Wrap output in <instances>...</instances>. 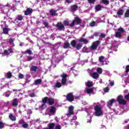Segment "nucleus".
Masks as SVG:
<instances>
[{
  "instance_id": "obj_1",
  "label": "nucleus",
  "mask_w": 129,
  "mask_h": 129,
  "mask_svg": "<svg viewBox=\"0 0 129 129\" xmlns=\"http://www.w3.org/2000/svg\"><path fill=\"white\" fill-rule=\"evenodd\" d=\"M99 44H100V41L99 40L94 41L90 47H84L82 48V51L84 53H89L90 52H91V51H95V50L97 49Z\"/></svg>"
},
{
  "instance_id": "obj_2",
  "label": "nucleus",
  "mask_w": 129,
  "mask_h": 129,
  "mask_svg": "<svg viewBox=\"0 0 129 129\" xmlns=\"http://www.w3.org/2000/svg\"><path fill=\"white\" fill-rule=\"evenodd\" d=\"M94 105H95V114L96 116H100L103 114V111L102 109L100 107V103L99 102L94 103Z\"/></svg>"
},
{
  "instance_id": "obj_3",
  "label": "nucleus",
  "mask_w": 129,
  "mask_h": 129,
  "mask_svg": "<svg viewBox=\"0 0 129 129\" xmlns=\"http://www.w3.org/2000/svg\"><path fill=\"white\" fill-rule=\"evenodd\" d=\"M80 22H81V20L80 19L79 17H75L73 22L70 24V26L71 27H74L75 25H78L80 23Z\"/></svg>"
},
{
  "instance_id": "obj_4",
  "label": "nucleus",
  "mask_w": 129,
  "mask_h": 129,
  "mask_svg": "<svg viewBox=\"0 0 129 129\" xmlns=\"http://www.w3.org/2000/svg\"><path fill=\"white\" fill-rule=\"evenodd\" d=\"M118 31L119 32H116L115 33V37L117 38H120V37H121V33H124V29L123 28H120L118 29Z\"/></svg>"
},
{
  "instance_id": "obj_5",
  "label": "nucleus",
  "mask_w": 129,
  "mask_h": 129,
  "mask_svg": "<svg viewBox=\"0 0 129 129\" xmlns=\"http://www.w3.org/2000/svg\"><path fill=\"white\" fill-rule=\"evenodd\" d=\"M117 101L120 104H126V102L123 100L122 96H119L117 97Z\"/></svg>"
},
{
  "instance_id": "obj_6",
  "label": "nucleus",
  "mask_w": 129,
  "mask_h": 129,
  "mask_svg": "<svg viewBox=\"0 0 129 129\" xmlns=\"http://www.w3.org/2000/svg\"><path fill=\"white\" fill-rule=\"evenodd\" d=\"M61 77L62 78L61 80V84L62 85H65L67 81V75L63 74L61 75Z\"/></svg>"
},
{
  "instance_id": "obj_7",
  "label": "nucleus",
  "mask_w": 129,
  "mask_h": 129,
  "mask_svg": "<svg viewBox=\"0 0 129 129\" xmlns=\"http://www.w3.org/2000/svg\"><path fill=\"white\" fill-rule=\"evenodd\" d=\"M67 100L68 101H74V96L73 95V94L72 93H69L67 96Z\"/></svg>"
},
{
  "instance_id": "obj_8",
  "label": "nucleus",
  "mask_w": 129,
  "mask_h": 129,
  "mask_svg": "<svg viewBox=\"0 0 129 129\" xmlns=\"http://www.w3.org/2000/svg\"><path fill=\"white\" fill-rule=\"evenodd\" d=\"M99 61L101 63L102 65H107V61L104 60V57L103 56H101L99 57Z\"/></svg>"
},
{
  "instance_id": "obj_9",
  "label": "nucleus",
  "mask_w": 129,
  "mask_h": 129,
  "mask_svg": "<svg viewBox=\"0 0 129 129\" xmlns=\"http://www.w3.org/2000/svg\"><path fill=\"white\" fill-rule=\"evenodd\" d=\"M73 109H74V107L73 106H71L69 108V112L67 114L68 116H70V115L73 114Z\"/></svg>"
},
{
  "instance_id": "obj_10",
  "label": "nucleus",
  "mask_w": 129,
  "mask_h": 129,
  "mask_svg": "<svg viewBox=\"0 0 129 129\" xmlns=\"http://www.w3.org/2000/svg\"><path fill=\"white\" fill-rule=\"evenodd\" d=\"M123 13H124V10H123V8H121L117 10V15H118V16H122Z\"/></svg>"
},
{
  "instance_id": "obj_11",
  "label": "nucleus",
  "mask_w": 129,
  "mask_h": 129,
  "mask_svg": "<svg viewBox=\"0 0 129 129\" xmlns=\"http://www.w3.org/2000/svg\"><path fill=\"white\" fill-rule=\"evenodd\" d=\"M90 76L92 78H94V79H97V78H99V75L96 72L91 74Z\"/></svg>"
},
{
  "instance_id": "obj_12",
  "label": "nucleus",
  "mask_w": 129,
  "mask_h": 129,
  "mask_svg": "<svg viewBox=\"0 0 129 129\" xmlns=\"http://www.w3.org/2000/svg\"><path fill=\"white\" fill-rule=\"evenodd\" d=\"M85 92L88 94H92L93 93V89L90 88H87L85 90Z\"/></svg>"
},
{
  "instance_id": "obj_13",
  "label": "nucleus",
  "mask_w": 129,
  "mask_h": 129,
  "mask_svg": "<svg viewBox=\"0 0 129 129\" xmlns=\"http://www.w3.org/2000/svg\"><path fill=\"white\" fill-rule=\"evenodd\" d=\"M32 12H33V10L31 9L28 8L26 10V11H25L24 14L26 16H28L32 14Z\"/></svg>"
},
{
  "instance_id": "obj_14",
  "label": "nucleus",
  "mask_w": 129,
  "mask_h": 129,
  "mask_svg": "<svg viewBox=\"0 0 129 129\" xmlns=\"http://www.w3.org/2000/svg\"><path fill=\"white\" fill-rule=\"evenodd\" d=\"M48 97H45L44 98H43L42 99V101L43 102L44 104H42L41 107H42V108H45V103H46V102H47V101H48Z\"/></svg>"
},
{
  "instance_id": "obj_15",
  "label": "nucleus",
  "mask_w": 129,
  "mask_h": 129,
  "mask_svg": "<svg viewBox=\"0 0 129 129\" xmlns=\"http://www.w3.org/2000/svg\"><path fill=\"white\" fill-rule=\"evenodd\" d=\"M79 41V42H84V44H87L89 42L88 40L83 37H81Z\"/></svg>"
},
{
  "instance_id": "obj_16",
  "label": "nucleus",
  "mask_w": 129,
  "mask_h": 129,
  "mask_svg": "<svg viewBox=\"0 0 129 129\" xmlns=\"http://www.w3.org/2000/svg\"><path fill=\"white\" fill-rule=\"evenodd\" d=\"M56 27H58V28L59 29V30L60 31H61V30H62V29L64 28V25L60 23H58L56 24Z\"/></svg>"
},
{
  "instance_id": "obj_17",
  "label": "nucleus",
  "mask_w": 129,
  "mask_h": 129,
  "mask_svg": "<svg viewBox=\"0 0 129 129\" xmlns=\"http://www.w3.org/2000/svg\"><path fill=\"white\" fill-rule=\"evenodd\" d=\"M86 85L88 87H91L93 86V82L91 81H88L86 83Z\"/></svg>"
},
{
  "instance_id": "obj_18",
  "label": "nucleus",
  "mask_w": 129,
  "mask_h": 129,
  "mask_svg": "<svg viewBox=\"0 0 129 129\" xmlns=\"http://www.w3.org/2000/svg\"><path fill=\"white\" fill-rule=\"evenodd\" d=\"M18 104V99L15 98L13 99L12 101V105H14V106H17Z\"/></svg>"
},
{
  "instance_id": "obj_19",
  "label": "nucleus",
  "mask_w": 129,
  "mask_h": 129,
  "mask_svg": "<svg viewBox=\"0 0 129 129\" xmlns=\"http://www.w3.org/2000/svg\"><path fill=\"white\" fill-rule=\"evenodd\" d=\"M3 30L4 34H5L6 35H8V34H9V31H11V29L4 28L3 29Z\"/></svg>"
},
{
  "instance_id": "obj_20",
  "label": "nucleus",
  "mask_w": 129,
  "mask_h": 129,
  "mask_svg": "<svg viewBox=\"0 0 129 129\" xmlns=\"http://www.w3.org/2000/svg\"><path fill=\"white\" fill-rule=\"evenodd\" d=\"M115 101V100H114V99H112L109 101H108V107H110L111 106V105H112V104L113 103V102Z\"/></svg>"
},
{
  "instance_id": "obj_21",
  "label": "nucleus",
  "mask_w": 129,
  "mask_h": 129,
  "mask_svg": "<svg viewBox=\"0 0 129 129\" xmlns=\"http://www.w3.org/2000/svg\"><path fill=\"white\" fill-rule=\"evenodd\" d=\"M82 46H83V44L81 43H79L76 45V48L77 50H80L81 48H82Z\"/></svg>"
},
{
  "instance_id": "obj_22",
  "label": "nucleus",
  "mask_w": 129,
  "mask_h": 129,
  "mask_svg": "<svg viewBox=\"0 0 129 129\" xmlns=\"http://www.w3.org/2000/svg\"><path fill=\"white\" fill-rule=\"evenodd\" d=\"M50 112L51 114H55L56 112V108L54 107H52L50 110Z\"/></svg>"
},
{
  "instance_id": "obj_23",
  "label": "nucleus",
  "mask_w": 129,
  "mask_h": 129,
  "mask_svg": "<svg viewBox=\"0 0 129 129\" xmlns=\"http://www.w3.org/2000/svg\"><path fill=\"white\" fill-rule=\"evenodd\" d=\"M54 99L53 98H49L48 99V102L50 105H52V104H54Z\"/></svg>"
},
{
  "instance_id": "obj_24",
  "label": "nucleus",
  "mask_w": 129,
  "mask_h": 129,
  "mask_svg": "<svg viewBox=\"0 0 129 129\" xmlns=\"http://www.w3.org/2000/svg\"><path fill=\"white\" fill-rule=\"evenodd\" d=\"M9 118L11 119V120L12 121H15L17 119V118H16V116H15L14 115H13V114H11L9 115Z\"/></svg>"
},
{
  "instance_id": "obj_25",
  "label": "nucleus",
  "mask_w": 129,
  "mask_h": 129,
  "mask_svg": "<svg viewBox=\"0 0 129 129\" xmlns=\"http://www.w3.org/2000/svg\"><path fill=\"white\" fill-rule=\"evenodd\" d=\"M41 82H42V80L38 79L35 81L34 84L35 85H39L41 84Z\"/></svg>"
},
{
  "instance_id": "obj_26",
  "label": "nucleus",
  "mask_w": 129,
  "mask_h": 129,
  "mask_svg": "<svg viewBox=\"0 0 129 129\" xmlns=\"http://www.w3.org/2000/svg\"><path fill=\"white\" fill-rule=\"evenodd\" d=\"M56 12H57V11H55L54 10H51L50 11V14L51 16H56Z\"/></svg>"
},
{
  "instance_id": "obj_27",
  "label": "nucleus",
  "mask_w": 129,
  "mask_h": 129,
  "mask_svg": "<svg viewBox=\"0 0 129 129\" xmlns=\"http://www.w3.org/2000/svg\"><path fill=\"white\" fill-rule=\"evenodd\" d=\"M49 129H53L55 127V124L54 123H49L48 124Z\"/></svg>"
},
{
  "instance_id": "obj_28",
  "label": "nucleus",
  "mask_w": 129,
  "mask_h": 129,
  "mask_svg": "<svg viewBox=\"0 0 129 129\" xmlns=\"http://www.w3.org/2000/svg\"><path fill=\"white\" fill-rule=\"evenodd\" d=\"M38 69V68L35 66H31V70L32 71H34V72H36L37 71V70Z\"/></svg>"
},
{
  "instance_id": "obj_29",
  "label": "nucleus",
  "mask_w": 129,
  "mask_h": 129,
  "mask_svg": "<svg viewBox=\"0 0 129 129\" xmlns=\"http://www.w3.org/2000/svg\"><path fill=\"white\" fill-rule=\"evenodd\" d=\"M95 10L96 12H99V11H101V6H100V5H97L95 7Z\"/></svg>"
},
{
  "instance_id": "obj_30",
  "label": "nucleus",
  "mask_w": 129,
  "mask_h": 129,
  "mask_svg": "<svg viewBox=\"0 0 129 129\" xmlns=\"http://www.w3.org/2000/svg\"><path fill=\"white\" fill-rule=\"evenodd\" d=\"M77 5H74L72 7V12H74L75 11H76V10L77 9Z\"/></svg>"
},
{
  "instance_id": "obj_31",
  "label": "nucleus",
  "mask_w": 129,
  "mask_h": 129,
  "mask_svg": "<svg viewBox=\"0 0 129 129\" xmlns=\"http://www.w3.org/2000/svg\"><path fill=\"white\" fill-rule=\"evenodd\" d=\"M71 44L73 47H76V40H74L71 42Z\"/></svg>"
},
{
  "instance_id": "obj_32",
  "label": "nucleus",
  "mask_w": 129,
  "mask_h": 129,
  "mask_svg": "<svg viewBox=\"0 0 129 129\" xmlns=\"http://www.w3.org/2000/svg\"><path fill=\"white\" fill-rule=\"evenodd\" d=\"M70 46V44H69V43H64L63 48L64 49H67V48L69 47Z\"/></svg>"
},
{
  "instance_id": "obj_33",
  "label": "nucleus",
  "mask_w": 129,
  "mask_h": 129,
  "mask_svg": "<svg viewBox=\"0 0 129 129\" xmlns=\"http://www.w3.org/2000/svg\"><path fill=\"white\" fill-rule=\"evenodd\" d=\"M14 39H13L12 38L9 40V42L12 45V47H14L15 46V44H14Z\"/></svg>"
},
{
  "instance_id": "obj_34",
  "label": "nucleus",
  "mask_w": 129,
  "mask_h": 129,
  "mask_svg": "<svg viewBox=\"0 0 129 129\" xmlns=\"http://www.w3.org/2000/svg\"><path fill=\"white\" fill-rule=\"evenodd\" d=\"M125 18H128L129 17V10H127L124 15Z\"/></svg>"
},
{
  "instance_id": "obj_35",
  "label": "nucleus",
  "mask_w": 129,
  "mask_h": 129,
  "mask_svg": "<svg viewBox=\"0 0 129 129\" xmlns=\"http://www.w3.org/2000/svg\"><path fill=\"white\" fill-rule=\"evenodd\" d=\"M97 72H98V73H99V74H101V73H102V69L100 68H98L97 69Z\"/></svg>"
},
{
  "instance_id": "obj_36",
  "label": "nucleus",
  "mask_w": 129,
  "mask_h": 129,
  "mask_svg": "<svg viewBox=\"0 0 129 129\" xmlns=\"http://www.w3.org/2000/svg\"><path fill=\"white\" fill-rule=\"evenodd\" d=\"M11 92L10 91H7V92L5 93V96L6 97H9V96H10V95H11Z\"/></svg>"
},
{
  "instance_id": "obj_37",
  "label": "nucleus",
  "mask_w": 129,
  "mask_h": 129,
  "mask_svg": "<svg viewBox=\"0 0 129 129\" xmlns=\"http://www.w3.org/2000/svg\"><path fill=\"white\" fill-rule=\"evenodd\" d=\"M6 76L7 78H11V77H12V73H11L10 72L7 73L6 74Z\"/></svg>"
},
{
  "instance_id": "obj_38",
  "label": "nucleus",
  "mask_w": 129,
  "mask_h": 129,
  "mask_svg": "<svg viewBox=\"0 0 129 129\" xmlns=\"http://www.w3.org/2000/svg\"><path fill=\"white\" fill-rule=\"evenodd\" d=\"M61 84L59 82H57L55 84V87H58V88L61 87Z\"/></svg>"
},
{
  "instance_id": "obj_39",
  "label": "nucleus",
  "mask_w": 129,
  "mask_h": 129,
  "mask_svg": "<svg viewBox=\"0 0 129 129\" xmlns=\"http://www.w3.org/2000/svg\"><path fill=\"white\" fill-rule=\"evenodd\" d=\"M23 127H24V128H27L28 126H29V125L28 124L26 123V122H25L23 125H22Z\"/></svg>"
},
{
  "instance_id": "obj_40",
  "label": "nucleus",
  "mask_w": 129,
  "mask_h": 129,
  "mask_svg": "<svg viewBox=\"0 0 129 129\" xmlns=\"http://www.w3.org/2000/svg\"><path fill=\"white\" fill-rule=\"evenodd\" d=\"M102 3H103L104 5H108V4H109V1L108 0H102Z\"/></svg>"
},
{
  "instance_id": "obj_41",
  "label": "nucleus",
  "mask_w": 129,
  "mask_h": 129,
  "mask_svg": "<svg viewBox=\"0 0 129 129\" xmlns=\"http://www.w3.org/2000/svg\"><path fill=\"white\" fill-rule=\"evenodd\" d=\"M95 24H96L95 22V21H93V22H92L90 24V26L91 27H94V26H95Z\"/></svg>"
},
{
  "instance_id": "obj_42",
  "label": "nucleus",
  "mask_w": 129,
  "mask_h": 129,
  "mask_svg": "<svg viewBox=\"0 0 129 129\" xmlns=\"http://www.w3.org/2000/svg\"><path fill=\"white\" fill-rule=\"evenodd\" d=\"M73 0H66L65 3L66 4H71L73 3Z\"/></svg>"
},
{
  "instance_id": "obj_43",
  "label": "nucleus",
  "mask_w": 129,
  "mask_h": 129,
  "mask_svg": "<svg viewBox=\"0 0 129 129\" xmlns=\"http://www.w3.org/2000/svg\"><path fill=\"white\" fill-rule=\"evenodd\" d=\"M25 53H27L29 55H31V54H32V51L31 50H27L25 51Z\"/></svg>"
},
{
  "instance_id": "obj_44",
  "label": "nucleus",
  "mask_w": 129,
  "mask_h": 129,
  "mask_svg": "<svg viewBox=\"0 0 129 129\" xmlns=\"http://www.w3.org/2000/svg\"><path fill=\"white\" fill-rule=\"evenodd\" d=\"M18 20L19 21H22L23 20V16H21V15H19L18 16Z\"/></svg>"
},
{
  "instance_id": "obj_45",
  "label": "nucleus",
  "mask_w": 129,
  "mask_h": 129,
  "mask_svg": "<svg viewBox=\"0 0 129 129\" xmlns=\"http://www.w3.org/2000/svg\"><path fill=\"white\" fill-rule=\"evenodd\" d=\"M26 122H25V121H24L23 119H21L19 121V123H20V124H22V125L25 123Z\"/></svg>"
},
{
  "instance_id": "obj_46",
  "label": "nucleus",
  "mask_w": 129,
  "mask_h": 129,
  "mask_svg": "<svg viewBox=\"0 0 129 129\" xmlns=\"http://www.w3.org/2000/svg\"><path fill=\"white\" fill-rule=\"evenodd\" d=\"M18 76H19V78H20V79H23V78H24V75H23L22 74H20Z\"/></svg>"
},
{
  "instance_id": "obj_47",
  "label": "nucleus",
  "mask_w": 129,
  "mask_h": 129,
  "mask_svg": "<svg viewBox=\"0 0 129 129\" xmlns=\"http://www.w3.org/2000/svg\"><path fill=\"white\" fill-rule=\"evenodd\" d=\"M4 124L3 123V122H0V129L3 128L4 127Z\"/></svg>"
},
{
  "instance_id": "obj_48",
  "label": "nucleus",
  "mask_w": 129,
  "mask_h": 129,
  "mask_svg": "<svg viewBox=\"0 0 129 129\" xmlns=\"http://www.w3.org/2000/svg\"><path fill=\"white\" fill-rule=\"evenodd\" d=\"M63 24L64 26H68L69 25V22H68V21H64Z\"/></svg>"
},
{
  "instance_id": "obj_49",
  "label": "nucleus",
  "mask_w": 129,
  "mask_h": 129,
  "mask_svg": "<svg viewBox=\"0 0 129 129\" xmlns=\"http://www.w3.org/2000/svg\"><path fill=\"white\" fill-rule=\"evenodd\" d=\"M109 89L108 87H106L104 89V92H108Z\"/></svg>"
},
{
  "instance_id": "obj_50",
  "label": "nucleus",
  "mask_w": 129,
  "mask_h": 129,
  "mask_svg": "<svg viewBox=\"0 0 129 129\" xmlns=\"http://www.w3.org/2000/svg\"><path fill=\"white\" fill-rule=\"evenodd\" d=\"M55 129H61V126L60 125H56Z\"/></svg>"
},
{
  "instance_id": "obj_51",
  "label": "nucleus",
  "mask_w": 129,
  "mask_h": 129,
  "mask_svg": "<svg viewBox=\"0 0 129 129\" xmlns=\"http://www.w3.org/2000/svg\"><path fill=\"white\" fill-rule=\"evenodd\" d=\"M100 38H105V35L103 33L101 34L100 35H99Z\"/></svg>"
},
{
  "instance_id": "obj_52",
  "label": "nucleus",
  "mask_w": 129,
  "mask_h": 129,
  "mask_svg": "<svg viewBox=\"0 0 129 129\" xmlns=\"http://www.w3.org/2000/svg\"><path fill=\"white\" fill-rule=\"evenodd\" d=\"M89 4H93L95 2V0H88Z\"/></svg>"
},
{
  "instance_id": "obj_53",
  "label": "nucleus",
  "mask_w": 129,
  "mask_h": 129,
  "mask_svg": "<svg viewBox=\"0 0 129 129\" xmlns=\"http://www.w3.org/2000/svg\"><path fill=\"white\" fill-rule=\"evenodd\" d=\"M94 36H95V37H97V36H99V33L98 32H95L94 34Z\"/></svg>"
},
{
  "instance_id": "obj_54",
  "label": "nucleus",
  "mask_w": 129,
  "mask_h": 129,
  "mask_svg": "<svg viewBox=\"0 0 129 129\" xmlns=\"http://www.w3.org/2000/svg\"><path fill=\"white\" fill-rule=\"evenodd\" d=\"M129 71V65L126 67V72H128Z\"/></svg>"
},
{
  "instance_id": "obj_55",
  "label": "nucleus",
  "mask_w": 129,
  "mask_h": 129,
  "mask_svg": "<svg viewBox=\"0 0 129 129\" xmlns=\"http://www.w3.org/2000/svg\"><path fill=\"white\" fill-rule=\"evenodd\" d=\"M29 96H30V97H34L35 96V94L34 93H31L29 95Z\"/></svg>"
},
{
  "instance_id": "obj_56",
  "label": "nucleus",
  "mask_w": 129,
  "mask_h": 129,
  "mask_svg": "<svg viewBox=\"0 0 129 129\" xmlns=\"http://www.w3.org/2000/svg\"><path fill=\"white\" fill-rule=\"evenodd\" d=\"M31 60H33V57L32 56H29L28 61H31Z\"/></svg>"
},
{
  "instance_id": "obj_57",
  "label": "nucleus",
  "mask_w": 129,
  "mask_h": 129,
  "mask_svg": "<svg viewBox=\"0 0 129 129\" xmlns=\"http://www.w3.org/2000/svg\"><path fill=\"white\" fill-rule=\"evenodd\" d=\"M110 86H113L114 85V82H111L110 83Z\"/></svg>"
},
{
  "instance_id": "obj_58",
  "label": "nucleus",
  "mask_w": 129,
  "mask_h": 129,
  "mask_svg": "<svg viewBox=\"0 0 129 129\" xmlns=\"http://www.w3.org/2000/svg\"><path fill=\"white\" fill-rule=\"evenodd\" d=\"M125 99H129V93L125 96Z\"/></svg>"
},
{
  "instance_id": "obj_59",
  "label": "nucleus",
  "mask_w": 129,
  "mask_h": 129,
  "mask_svg": "<svg viewBox=\"0 0 129 129\" xmlns=\"http://www.w3.org/2000/svg\"><path fill=\"white\" fill-rule=\"evenodd\" d=\"M9 51H8V50H5L4 51V54L5 55H9Z\"/></svg>"
},
{
  "instance_id": "obj_60",
  "label": "nucleus",
  "mask_w": 129,
  "mask_h": 129,
  "mask_svg": "<svg viewBox=\"0 0 129 129\" xmlns=\"http://www.w3.org/2000/svg\"><path fill=\"white\" fill-rule=\"evenodd\" d=\"M44 25L46 28H48V23L47 22H44Z\"/></svg>"
},
{
  "instance_id": "obj_61",
  "label": "nucleus",
  "mask_w": 129,
  "mask_h": 129,
  "mask_svg": "<svg viewBox=\"0 0 129 129\" xmlns=\"http://www.w3.org/2000/svg\"><path fill=\"white\" fill-rule=\"evenodd\" d=\"M91 121H92V120H91V117H90V119L88 120L87 122H89V123H91Z\"/></svg>"
},
{
  "instance_id": "obj_62",
  "label": "nucleus",
  "mask_w": 129,
  "mask_h": 129,
  "mask_svg": "<svg viewBox=\"0 0 129 129\" xmlns=\"http://www.w3.org/2000/svg\"><path fill=\"white\" fill-rule=\"evenodd\" d=\"M4 24V25H2V27H6V22H2Z\"/></svg>"
},
{
  "instance_id": "obj_63",
  "label": "nucleus",
  "mask_w": 129,
  "mask_h": 129,
  "mask_svg": "<svg viewBox=\"0 0 129 129\" xmlns=\"http://www.w3.org/2000/svg\"><path fill=\"white\" fill-rule=\"evenodd\" d=\"M89 39H94V35H91V36L89 37Z\"/></svg>"
},
{
  "instance_id": "obj_64",
  "label": "nucleus",
  "mask_w": 129,
  "mask_h": 129,
  "mask_svg": "<svg viewBox=\"0 0 129 129\" xmlns=\"http://www.w3.org/2000/svg\"><path fill=\"white\" fill-rule=\"evenodd\" d=\"M55 119L56 121H57V122H58V121H59V119H58V117H56L55 118Z\"/></svg>"
}]
</instances>
